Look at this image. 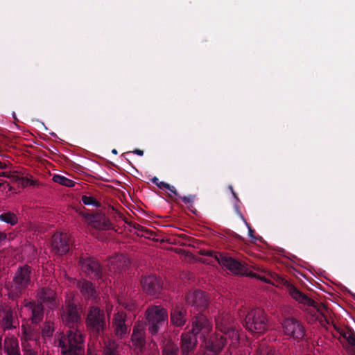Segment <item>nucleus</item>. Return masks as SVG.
<instances>
[{
	"instance_id": "1",
	"label": "nucleus",
	"mask_w": 355,
	"mask_h": 355,
	"mask_svg": "<svg viewBox=\"0 0 355 355\" xmlns=\"http://www.w3.org/2000/svg\"><path fill=\"white\" fill-rule=\"evenodd\" d=\"M83 307L78 300L68 298L60 310L62 323L69 328L66 335L59 339L62 355H80L83 352V338L79 330L82 322Z\"/></svg>"
},
{
	"instance_id": "2",
	"label": "nucleus",
	"mask_w": 355,
	"mask_h": 355,
	"mask_svg": "<svg viewBox=\"0 0 355 355\" xmlns=\"http://www.w3.org/2000/svg\"><path fill=\"white\" fill-rule=\"evenodd\" d=\"M32 271V268L28 264L17 268L12 281L7 285L9 299L16 300L26 293L33 284Z\"/></svg>"
},
{
	"instance_id": "3",
	"label": "nucleus",
	"mask_w": 355,
	"mask_h": 355,
	"mask_svg": "<svg viewBox=\"0 0 355 355\" xmlns=\"http://www.w3.org/2000/svg\"><path fill=\"white\" fill-rule=\"evenodd\" d=\"M145 324L148 333L153 336L162 334L168 324V313L166 309L159 305L149 306L145 311Z\"/></svg>"
},
{
	"instance_id": "4",
	"label": "nucleus",
	"mask_w": 355,
	"mask_h": 355,
	"mask_svg": "<svg viewBox=\"0 0 355 355\" xmlns=\"http://www.w3.org/2000/svg\"><path fill=\"white\" fill-rule=\"evenodd\" d=\"M277 281L286 286L290 296L299 304L313 307L322 317H325V312L328 311V309L324 304L315 302L284 278L277 277Z\"/></svg>"
},
{
	"instance_id": "5",
	"label": "nucleus",
	"mask_w": 355,
	"mask_h": 355,
	"mask_svg": "<svg viewBox=\"0 0 355 355\" xmlns=\"http://www.w3.org/2000/svg\"><path fill=\"white\" fill-rule=\"evenodd\" d=\"M215 260L235 275L258 278L264 282H270L265 277L250 272H248L246 266L242 262L224 254H216Z\"/></svg>"
},
{
	"instance_id": "6",
	"label": "nucleus",
	"mask_w": 355,
	"mask_h": 355,
	"mask_svg": "<svg viewBox=\"0 0 355 355\" xmlns=\"http://www.w3.org/2000/svg\"><path fill=\"white\" fill-rule=\"evenodd\" d=\"M244 327L254 334L264 333L268 329L267 318L265 312L260 308L250 310L244 319Z\"/></svg>"
},
{
	"instance_id": "7",
	"label": "nucleus",
	"mask_w": 355,
	"mask_h": 355,
	"mask_svg": "<svg viewBox=\"0 0 355 355\" xmlns=\"http://www.w3.org/2000/svg\"><path fill=\"white\" fill-rule=\"evenodd\" d=\"M90 206H94L98 209L96 211L90 210V227L99 230L110 229L111 223L105 216L106 207L103 205L99 200L91 195Z\"/></svg>"
},
{
	"instance_id": "8",
	"label": "nucleus",
	"mask_w": 355,
	"mask_h": 355,
	"mask_svg": "<svg viewBox=\"0 0 355 355\" xmlns=\"http://www.w3.org/2000/svg\"><path fill=\"white\" fill-rule=\"evenodd\" d=\"M213 324L203 313L193 314L191 318V328L189 329L202 342L207 338L212 331Z\"/></svg>"
},
{
	"instance_id": "9",
	"label": "nucleus",
	"mask_w": 355,
	"mask_h": 355,
	"mask_svg": "<svg viewBox=\"0 0 355 355\" xmlns=\"http://www.w3.org/2000/svg\"><path fill=\"white\" fill-rule=\"evenodd\" d=\"M106 327L103 310L98 306H90V339L92 336L95 338H103Z\"/></svg>"
},
{
	"instance_id": "10",
	"label": "nucleus",
	"mask_w": 355,
	"mask_h": 355,
	"mask_svg": "<svg viewBox=\"0 0 355 355\" xmlns=\"http://www.w3.org/2000/svg\"><path fill=\"white\" fill-rule=\"evenodd\" d=\"M282 325L284 334L297 341L302 340L305 336V329L303 324L293 317L285 318Z\"/></svg>"
},
{
	"instance_id": "11",
	"label": "nucleus",
	"mask_w": 355,
	"mask_h": 355,
	"mask_svg": "<svg viewBox=\"0 0 355 355\" xmlns=\"http://www.w3.org/2000/svg\"><path fill=\"white\" fill-rule=\"evenodd\" d=\"M216 328L232 339L237 340L239 335L235 331L234 318L229 313L223 312L215 318Z\"/></svg>"
},
{
	"instance_id": "12",
	"label": "nucleus",
	"mask_w": 355,
	"mask_h": 355,
	"mask_svg": "<svg viewBox=\"0 0 355 355\" xmlns=\"http://www.w3.org/2000/svg\"><path fill=\"white\" fill-rule=\"evenodd\" d=\"M140 285L145 293L154 297L158 296L162 289V279L155 275H142Z\"/></svg>"
},
{
	"instance_id": "13",
	"label": "nucleus",
	"mask_w": 355,
	"mask_h": 355,
	"mask_svg": "<svg viewBox=\"0 0 355 355\" xmlns=\"http://www.w3.org/2000/svg\"><path fill=\"white\" fill-rule=\"evenodd\" d=\"M207 352L210 355H218L227 343V339L223 335L214 334L202 342Z\"/></svg>"
},
{
	"instance_id": "14",
	"label": "nucleus",
	"mask_w": 355,
	"mask_h": 355,
	"mask_svg": "<svg viewBox=\"0 0 355 355\" xmlns=\"http://www.w3.org/2000/svg\"><path fill=\"white\" fill-rule=\"evenodd\" d=\"M0 324L4 331L16 329L19 325L17 315L14 309L5 306L0 312Z\"/></svg>"
},
{
	"instance_id": "15",
	"label": "nucleus",
	"mask_w": 355,
	"mask_h": 355,
	"mask_svg": "<svg viewBox=\"0 0 355 355\" xmlns=\"http://www.w3.org/2000/svg\"><path fill=\"white\" fill-rule=\"evenodd\" d=\"M186 302L194 307L198 313H202L207 308L209 299L206 293L201 291L190 292L186 295Z\"/></svg>"
},
{
	"instance_id": "16",
	"label": "nucleus",
	"mask_w": 355,
	"mask_h": 355,
	"mask_svg": "<svg viewBox=\"0 0 355 355\" xmlns=\"http://www.w3.org/2000/svg\"><path fill=\"white\" fill-rule=\"evenodd\" d=\"M52 250L58 255L67 254L70 249V239L67 233H55L51 239Z\"/></svg>"
},
{
	"instance_id": "17",
	"label": "nucleus",
	"mask_w": 355,
	"mask_h": 355,
	"mask_svg": "<svg viewBox=\"0 0 355 355\" xmlns=\"http://www.w3.org/2000/svg\"><path fill=\"white\" fill-rule=\"evenodd\" d=\"M187 310L181 304H173L170 309V323L175 327H182L187 322Z\"/></svg>"
},
{
	"instance_id": "18",
	"label": "nucleus",
	"mask_w": 355,
	"mask_h": 355,
	"mask_svg": "<svg viewBox=\"0 0 355 355\" xmlns=\"http://www.w3.org/2000/svg\"><path fill=\"white\" fill-rule=\"evenodd\" d=\"M130 265V259L123 254L111 257L107 264L109 270L114 274L122 273L128 268Z\"/></svg>"
},
{
	"instance_id": "19",
	"label": "nucleus",
	"mask_w": 355,
	"mask_h": 355,
	"mask_svg": "<svg viewBox=\"0 0 355 355\" xmlns=\"http://www.w3.org/2000/svg\"><path fill=\"white\" fill-rule=\"evenodd\" d=\"M126 314L124 312H118L113 317V327L114 334L119 338H125L130 331L129 327L125 324Z\"/></svg>"
},
{
	"instance_id": "20",
	"label": "nucleus",
	"mask_w": 355,
	"mask_h": 355,
	"mask_svg": "<svg viewBox=\"0 0 355 355\" xmlns=\"http://www.w3.org/2000/svg\"><path fill=\"white\" fill-rule=\"evenodd\" d=\"M37 298L42 302L45 304L48 308L53 309L57 306L56 293L51 288L43 287L38 290L37 293Z\"/></svg>"
},
{
	"instance_id": "21",
	"label": "nucleus",
	"mask_w": 355,
	"mask_h": 355,
	"mask_svg": "<svg viewBox=\"0 0 355 355\" xmlns=\"http://www.w3.org/2000/svg\"><path fill=\"white\" fill-rule=\"evenodd\" d=\"M198 344V337L189 329L184 331L181 336V348L185 355L193 352Z\"/></svg>"
},
{
	"instance_id": "22",
	"label": "nucleus",
	"mask_w": 355,
	"mask_h": 355,
	"mask_svg": "<svg viewBox=\"0 0 355 355\" xmlns=\"http://www.w3.org/2000/svg\"><path fill=\"white\" fill-rule=\"evenodd\" d=\"M131 340L135 350L142 353L146 347V333L139 325L134 326Z\"/></svg>"
},
{
	"instance_id": "23",
	"label": "nucleus",
	"mask_w": 355,
	"mask_h": 355,
	"mask_svg": "<svg viewBox=\"0 0 355 355\" xmlns=\"http://www.w3.org/2000/svg\"><path fill=\"white\" fill-rule=\"evenodd\" d=\"M25 306L31 312V322L33 324H38L42 321L44 318V306L42 302H36L35 301L28 302Z\"/></svg>"
},
{
	"instance_id": "24",
	"label": "nucleus",
	"mask_w": 355,
	"mask_h": 355,
	"mask_svg": "<svg viewBox=\"0 0 355 355\" xmlns=\"http://www.w3.org/2000/svg\"><path fill=\"white\" fill-rule=\"evenodd\" d=\"M3 350L7 355H21L18 339L13 336H6L3 340Z\"/></svg>"
},
{
	"instance_id": "25",
	"label": "nucleus",
	"mask_w": 355,
	"mask_h": 355,
	"mask_svg": "<svg viewBox=\"0 0 355 355\" xmlns=\"http://www.w3.org/2000/svg\"><path fill=\"white\" fill-rule=\"evenodd\" d=\"M136 295L135 291L130 294L128 293H122L118 298L119 303L126 310L133 311L137 308L136 300L134 299Z\"/></svg>"
},
{
	"instance_id": "26",
	"label": "nucleus",
	"mask_w": 355,
	"mask_h": 355,
	"mask_svg": "<svg viewBox=\"0 0 355 355\" xmlns=\"http://www.w3.org/2000/svg\"><path fill=\"white\" fill-rule=\"evenodd\" d=\"M90 279H103V272L101 266L98 260L90 257Z\"/></svg>"
},
{
	"instance_id": "27",
	"label": "nucleus",
	"mask_w": 355,
	"mask_h": 355,
	"mask_svg": "<svg viewBox=\"0 0 355 355\" xmlns=\"http://www.w3.org/2000/svg\"><path fill=\"white\" fill-rule=\"evenodd\" d=\"M76 211L78 214V221L80 224H83L89 226V211L82 205H78L76 208Z\"/></svg>"
},
{
	"instance_id": "28",
	"label": "nucleus",
	"mask_w": 355,
	"mask_h": 355,
	"mask_svg": "<svg viewBox=\"0 0 355 355\" xmlns=\"http://www.w3.org/2000/svg\"><path fill=\"white\" fill-rule=\"evenodd\" d=\"M55 330L54 322L51 320H46L42 329V335L44 338H51Z\"/></svg>"
},
{
	"instance_id": "29",
	"label": "nucleus",
	"mask_w": 355,
	"mask_h": 355,
	"mask_svg": "<svg viewBox=\"0 0 355 355\" xmlns=\"http://www.w3.org/2000/svg\"><path fill=\"white\" fill-rule=\"evenodd\" d=\"M0 220L10 224V225H14L17 224L18 218L14 213L7 211L0 214Z\"/></svg>"
},
{
	"instance_id": "30",
	"label": "nucleus",
	"mask_w": 355,
	"mask_h": 355,
	"mask_svg": "<svg viewBox=\"0 0 355 355\" xmlns=\"http://www.w3.org/2000/svg\"><path fill=\"white\" fill-rule=\"evenodd\" d=\"M53 180L56 183L68 187H73L75 186V182L73 180H70L63 175H55L53 177Z\"/></svg>"
},
{
	"instance_id": "31",
	"label": "nucleus",
	"mask_w": 355,
	"mask_h": 355,
	"mask_svg": "<svg viewBox=\"0 0 355 355\" xmlns=\"http://www.w3.org/2000/svg\"><path fill=\"white\" fill-rule=\"evenodd\" d=\"M77 287L86 300L89 299V282L86 279H80L77 282Z\"/></svg>"
},
{
	"instance_id": "32",
	"label": "nucleus",
	"mask_w": 355,
	"mask_h": 355,
	"mask_svg": "<svg viewBox=\"0 0 355 355\" xmlns=\"http://www.w3.org/2000/svg\"><path fill=\"white\" fill-rule=\"evenodd\" d=\"M178 347L172 342H167L162 349V355H178Z\"/></svg>"
},
{
	"instance_id": "33",
	"label": "nucleus",
	"mask_w": 355,
	"mask_h": 355,
	"mask_svg": "<svg viewBox=\"0 0 355 355\" xmlns=\"http://www.w3.org/2000/svg\"><path fill=\"white\" fill-rule=\"evenodd\" d=\"M257 355H279L276 351L269 347L266 346L264 345H260V347L257 350Z\"/></svg>"
},
{
	"instance_id": "34",
	"label": "nucleus",
	"mask_w": 355,
	"mask_h": 355,
	"mask_svg": "<svg viewBox=\"0 0 355 355\" xmlns=\"http://www.w3.org/2000/svg\"><path fill=\"white\" fill-rule=\"evenodd\" d=\"M235 209L237 213V214L240 216V218L243 220V221L246 225L248 229V236L253 240H257V238L254 236V230L252 228L250 225L247 222V220L243 217V214L239 210V208L237 205L235 206Z\"/></svg>"
},
{
	"instance_id": "35",
	"label": "nucleus",
	"mask_w": 355,
	"mask_h": 355,
	"mask_svg": "<svg viewBox=\"0 0 355 355\" xmlns=\"http://www.w3.org/2000/svg\"><path fill=\"white\" fill-rule=\"evenodd\" d=\"M336 331L342 336L343 338L346 339L348 334L352 330V328L348 326L345 327H334Z\"/></svg>"
},
{
	"instance_id": "36",
	"label": "nucleus",
	"mask_w": 355,
	"mask_h": 355,
	"mask_svg": "<svg viewBox=\"0 0 355 355\" xmlns=\"http://www.w3.org/2000/svg\"><path fill=\"white\" fill-rule=\"evenodd\" d=\"M179 198L182 200V201L187 205H191L193 203L196 196L195 195H189L187 196H181L180 195Z\"/></svg>"
},
{
	"instance_id": "37",
	"label": "nucleus",
	"mask_w": 355,
	"mask_h": 355,
	"mask_svg": "<svg viewBox=\"0 0 355 355\" xmlns=\"http://www.w3.org/2000/svg\"><path fill=\"white\" fill-rule=\"evenodd\" d=\"M345 340L347 341L349 345L355 347V332L353 331V329L348 334Z\"/></svg>"
},
{
	"instance_id": "38",
	"label": "nucleus",
	"mask_w": 355,
	"mask_h": 355,
	"mask_svg": "<svg viewBox=\"0 0 355 355\" xmlns=\"http://www.w3.org/2000/svg\"><path fill=\"white\" fill-rule=\"evenodd\" d=\"M132 226L134 229L137 230V231H140L142 232H146L150 234H153V232L151 230H148L146 229L145 227H142L139 224L133 223Z\"/></svg>"
},
{
	"instance_id": "39",
	"label": "nucleus",
	"mask_w": 355,
	"mask_h": 355,
	"mask_svg": "<svg viewBox=\"0 0 355 355\" xmlns=\"http://www.w3.org/2000/svg\"><path fill=\"white\" fill-rule=\"evenodd\" d=\"M199 252H200V254H201V255L213 257L214 259H215L216 254H220L219 252H213L211 250H200Z\"/></svg>"
},
{
	"instance_id": "40",
	"label": "nucleus",
	"mask_w": 355,
	"mask_h": 355,
	"mask_svg": "<svg viewBox=\"0 0 355 355\" xmlns=\"http://www.w3.org/2000/svg\"><path fill=\"white\" fill-rule=\"evenodd\" d=\"M90 301L95 300L96 302V296L95 294L96 293V291L95 290V286L92 285V284L90 282Z\"/></svg>"
},
{
	"instance_id": "41",
	"label": "nucleus",
	"mask_w": 355,
	"mask_h": 355,
	"mask_svg": "<svg viewBox=\"0 0 355 355\" xmlns=\"http://www.w3.org/2000/svg\"><path fill=\"white\" fill-rule=\"evenodd\" d=\"M166 189H168V191H170L172 193H173V195L176 197H178L180 196V194L178 193L176 189L175 188V187L173 186H171L168 184V187L166 188Z\"/></svg>"
},
{
	"instance_id": "42",
	"label": "nucleus",
	"mask_w": 355,
	"mask_h": 355,
	"mask_svg": "<svg viewBox=\"0 0 355 355\" xmlns=\"http://www.w3.org/2000/svg\"><path fill=\"white\" fill-rule=\"evenodd\" d=\"M21 181H22V184L24 186H27L28 184L33 185L35 184L34 181L30 180L28 178H23Z\"/></svg>"
},
{
	"instance_id": "43",
	"label": "nucleus",
	"mask_w": 355,
	"mask_h": 355,
	"mask_svg": "<svg viewBox=\"0 0 355 355\" xmlns=\"http://www.w3.org/2000/svg\"><path fill=\"white\" fill-rule=\"evenodd\" d=\"M159 189H163L168 187V184L164 182H160L157 185Z\"/></svg>"
},
{
	"instance_id": "44",
	"label": "nucleus",
	"mask_w": 355,
	"mask_h": 355,
	"mask_svg": "<svg viewBox=\"0 0 355 355\" xmlns=\"http://www.w3.org/2000/svg\"><path fill=\"white\" fill-rule=\"evenodd\" d=\"M24 355H37V354L34 349H28L25 352Z\"/></svg>"
},
{
	"instance_id": "45",
	"label": "nucleus",
	"mask_w": 355,
	"mask_h": 355,
	"mask_svg": "<svg viewBox=\"0 0 355 355\" xmlns=\"http://www.w3.org/2000/svg\"><path fill=\"white\" fill-rule=\"evenodd\" d=\"M228 188H229V189L231 191V192H232V195H233L234 198L236 200L239 201V198H238L237 193L234 191L233 187H232V185H230Z\"/></svg>"
},
{
	"instance_id": "46",
	"label": "nucleus",
	"mask_w": 355,
	"mask_h": 355,
	"mask_svg": "<svg viewBox=\"0 0 355 355\" xmlns=\"http://www.w3.org/2000/svg\"><path fill=\"white\" fill-rule=\"evenodd\" d=\"M82 260L80 261V263H82V269L87 271V270H89V263H87L86 261H83L82 263Z\"/></svg>"
},
{
	"instance_id": "47",
	"label": "nucleus",
	"mask_w": 355,
	"mask_h": 355,
	"mask_svg": "<svg viewBox=\"0 0 355 355\" xmlns=\"http://www.w3.org/2000/svg\"><path fill=\"white\" fill-rule=\"evenodd\" d=\"M82 200H83V202L84 203V205H89V196H83L82 197Z\"/></svg>"
},
{
	"instance_id": "48",
	"label": "nucleus",
	"mask_w": 355,
	"mask_h": 355,
	"mask_svg": "<svg viewBox=\"0 0 355 355\" xmlns=\"http://www.w3.org/2000/svg\"><path fill=\"white\" fill-rule=\"evenodd\" d=\"M132 153L139 156H142L144 155V151L140 149H135L132 151Z\"/></svg>"
},
{
	"instance_id": "49",
	"label": "nucleus",
	"mask_w": 355,
	"mask_h": 355,
	"mask_svg": "<svg viewBox=\"0 0 355 355\" xmlns=\"http://www.w3.org/2000/svg\"><path fill=\"white\" fill-rule=\"evenodd\" d=\"M6 237H7V235H6V233L0 232V243H1L2 241L6 240Z\"/></svg>"
},
{
	"instance_id": "50",
	"label": "nucleus",
	"mask_w": 355,
	"mask_h": 355,
	"mask_svg": "<svg viewBox=\"0 0 355 355\" xmlns=\"http://www.w3.org/2000/svg\"><path fill=\"white\" fill-rule=\"evenodd\" d=\"M150 347L152 349H157V343H156V342L154 340H151V341L150 343Z\"/></svg>"
},
{
	"instance_id": "51",
	"label": "nucleus",
	"mask_w": 355,
	"mask_h": 355,
	"mask_svg": "<svg viewBox=\"0 0 355 355\" xmlns=\"http://www.w3.org/2000/svg\"><path fill=\"white\" fill-rule=\"evenodd\" d=\"M151 181L153 184H155L156 186L158 184V183L159 182V180L158 179V178H157L156 176H155L154 178H153L151 179Z\"/></svg>"
},
{
	"instance_id": "52",
	"label": "nucleus",
	"mask_w": 355,
	"mask_h": 355,
	"mask_svg": "<svg viewBox=\"0 0 355 355\" xmlns=\"http://www.w3.org/2000/svg\"><path fill=\"white\" fill-rule=\"evenodd\" d=\"M24 337L26 340H31V335L26 331L24 332Z\"/></svg>"
},
{
	"instance_id": "53",
	"label": "nucleus",
	"mask_w": 355,
	"mask_h": 355,
	"mask_svg": "<svg viewBox=\"0 0 355 355\" xmlns=\"http://www.w3.org/2000/svg\"><path fill=\"white\" fill-rule=\"evenodd\" d=\"M85 323H86V326L89 327V314H87L85 318Z\"/></svg>"
},
{
	"instance_id": "54",
	"label": "nucleus",
	"mask_w": 355,
	"mask_h": 355,
	"mask_svg": "<svg viewBox=\"0 0 355 355\" xmlns=\"http://www.w3.org/2000/svg\"><path fill=\"white\" fill-rule=\"evenodd\" d=\"M6 165L4 163L0 162V169L6 168Z\"/></svg>"
},
{
	"instance_id": "55",
	"label": "nucleus",
	"mask_w": 355,
	"mask_h": 355,
	"mask_svg": "<svg viewBox=\"0 0 355 355\" xmlns=\"http://www.w3.org/2000/svg\"><path fill=\"white\" fill-rule=\"evenodd\" d=\"M5 187V185L3 183L0 182V191L3 190Z\"/></svg>"
},
{
	"instance_id": "56",
	"label": "nucleus",
	"mask_w": 355,
	"mask_h": 355,
	"mask_svg": "<svg viewBox=\"0 0 355 355\" xmlns=\"http://www.w3.org/2000/svg\"><path fill=\"white\" fill-rule=\"evenodd\" d=\"M112 153L113 154H114V155H117L118 154V151L115 148L112 149Z\"/></svg>"
},
{
	"instance_id": "57",
	"label": "nucleus",
	"mask_w": 355,
	"mask_h": 355,
	"mask_svg": "<svg viewBox=\"0 0 355 355\" xmlns=\"http://www.w3.org/2000/svg\"><path fill=\"white\" fill-rule=\"evenodd\" d=\"M2 337L0 336V345H1Z\"/></svg>"
},
{
	"instance_id": "58",
	"label": "nucleus",
	"mask_w": 355,
	"mask_h": 355,
	"mask_svg": "<svg viewBox=\"0 0 355 355\" xmlns=\"http://www.w3.org/2000/svg\"><path fill=\"white\" fill-rule=\"evenodd\" d=\"M236 238L241 239V236L237 234Z\"/></svg>"
},
{
	"instance_id": "59",
	"label": "nucleus",
	"mask_w": 355,
	"mask_h": 355,
	"mask_svg": "<svg viewBox=\"0 0 355 355\" xmlns=\"http://www.w3.org/2000/svg\"><path fill=\"white\" fill-rule=\"evenodd\" d=\"M87 353L89 354V348L87 349Z\"/></svg>"
},
{
	"instance_id": "60",
	"label": "nucleus",
	"mask_w": 355,
	"mask_h": 355,
	"mask_svg": "<svg viewBox=\"0 0 355 355\" xmlns=\"http://www.w3.org/2000/svg\"><path fill=\"white\" fill-rule=\"evenodd\" d=\"M203 263H208L206 260L202 261Z\"/></svg>"
},
{
	"instance_id": "61",
	"label": "nucleus",
	"mask_w": 355,
	"mask_h": 355,
	"mask_svg": "<svg viewBox=\"0 0 355 355\" xmlns=\"http://www.w3.org/2000/svg\"><path fill=\"white\" fill-rule=\"evenodd\" d=\"M90 355H92V354H90Z\"/></svg>"
}]
</instances>
